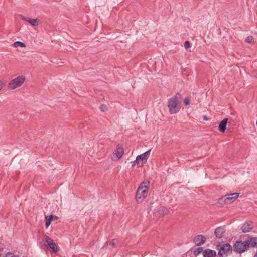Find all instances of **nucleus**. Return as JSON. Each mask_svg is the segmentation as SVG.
<instances>
[{"label":"nucleus","mask_w":257,"mask_h":257,"mask_svg":"<svg viewBox=\"0 0 257 257\" xmlns=\"http://www.w3.org/2000/svg\"><path fill=\"white\" fill-rule=\"evenodd\" d=\"M150 181L148 180L142 182L137 189L136 194V200L138 203H142L148 195Z\"/></svg>","instance_id":"nucleus-1"},{"label":"nucleus","mask_w":257,"mask_h":257,"mask_svg":"<svg viewBox=\"0 0 257 257\" xmlns=\"http://www.w3.org/2000/svg\"><path fill=\"white\" fill-rule=\"evenodd\" d=\"M181 99V95L179 93H177L168 100V107L169 112L171 114L177 113L180 111Z\"/></svg>","instance_id":"nucleus-2"},{"label":"nucleus","mask_w":257,"mask_h":257,"mask_svg":"<svg viewBox=\"0 0 257 257\" xmlns=\"http://www.w3.org/2000/svg\"><path fill=\"white\" fill-rule=\"evenodd\" d=\"M239 194V193L237 192L226 194L218 199V203L222 205L230 204L238 198Z\"/></svg>","instance_id":"nucleus-3"},{"label":"nucleus","mask_w":257,"mask_h":257,"mask_svg":"<svg viewBox=\"0 0 257 257\" xmlns=\"http://www.w3.org/2000/svg\"><path fill=\"white\" fill-rule=\"evenodd\" d=\"M25 80V77L23 76H19L11 80L8 84V88L10 90L15 89L22 85Z\"/></svg>","instance_id":"nucleus-4"},{"label":"nucleus","mask_w":257,"mask_h":257,"mask_svg":"<svg viewBox=\"0 0 257 257\" xmlns=\"http://www.w3.org/2000/svg\"><path fill=\"white\" fill-rule=\"evenodd\" d=\"M233 249L237 253L241 254L248 249V244L245 241H237L233 245Z\"/></svg>","instance_id":"nucleus-5"},{"label":"nucleus","mask_w":257,"mask_h":257,"mask_svg":"<svg viewBox=\"0 0 257 257\" xmlns=\"http://www.w3.org/2000/svg\"><path fill=\"white\" fill-rule=\"evenodd\" d=\"M232 251V246L228 244L222 245L219 249L218 255L220 256H227L231 253Z\"/></svg>","instance_id":"nucleus-6"},{"label":"nucleus","mask_w":257,"mask_h":257,"mask_svg":"<svg viewBox=\"0 0 257 257\" xmlns=\"http://www.w3.org/2000/svg\"><path fill=\"white\" fill-rule=\"evenodd\" d=\"M124 153L123 149L119 144L117 146L116 150L113 153L111 158L113 161H118L122 156Z\"/></svg>","instance_id":"nucleus-7"},{"label":"nucleus","mask_w":257,"mask_h":257,"mask_svg":"<svg viewBox=\"0 0 257 257\" xmlns=\"http://www.w3.org/2000/svg\"><path fill=\"white\" fill-rule=\"evenodd\" d=\"M150 152L151 149L148 150L147 151L145 152V153L140 155H138L136 157V158H137V160H138L139 161H142L141 165H142L143 164L147 162L148 158L149 157Z\"/></svg>","instance_id":"nucleus-8"},{"label":"nucleus","mask_w":257,"mask_h":257,"mask_svg":"<svg viewBox=\"0 0 257 257\" xmlns=\"http://www.w3.org/2000/svg\"><path fill=\"white\" fill-rule=\"evenodd\" d=\"M253 227V223L251 221L246 222L241 227V229L243 233L249 232Z\"/></svg>","instance_id":"nucleus-9"},{"label":"nucleus","mask_w":257,"mask_h":257,"mask_svg":"<svg viewBox=\"0 0 257 257\" xmlns=\"http://www.w3.org/2000/svg\"><path fill=\"white\" fill-rule=\"evenodd\" d=\"M45 240L49 247L52 249L54 252H57L58 248L53 240L48 236L46 237Z\"/></svg>","instance_id":"nucleus-10"},{"label":"nucleus","mask_w":257,"mask_h":257,"mask_svg":"<svg viewBox=\"0 0 257 257\" xmlns=\"http://www.w3.org/2000/svg\"><path fill=\"white\" fill-rule=\"evenodd\" d=\"M226 229L225 226L219 227L217 228L214 231L215 235L217 238H221L222 237Z\"/></svg>","instance_id":"nucleus-11"},{"label":"nucleus","mask_w":257,"mask_h":257,"mask_svg":"<svg viewBox=\"0 0 257 257\" xmlns=\"http://www.w3.org/2000/svg\"><path fill=\"white\" fill-rule=\"evenodd\" d=\"M205 241V237L202 235L196 236L193 240L194 243L198 246L202 245Z\"/></svg>","instance_id":"nucleus-12"},{"label":"nucleus","mask_w":257,"mask_h":257,"mask_svg":"<svg viewBox=\"0 0 257 257\" xmlns=\"http://www.w3.org/2000/svg\"><path fill=\"white\" fill-rule=\"evenodd\" d=\"M20 17L22 19L29 22L33 26H37L38 25V21L37 19H31L29 17H25L23 15H20Z\"/></svg>","instance_id":"nucleus-13"},{"label":"nucleus","mask_w":257,"mask_h":257,"mask_svg":"<svg viewBox=\"0 0 257 257\" xmlns=\"http://www.w3.org/2000/svg\"><path fill=\"white\" fill-rule=\"evenodd\" d=\"M245 241L248 244V249L257 246V237L248 238Z\"/></svg>","instance_id":"nucleus-14"},{"label":"nucleus","mask_w":257,"mask_h":257,"mask_svg":"<svg viewBox=\"0 0 257 257\" xmlns=\"http://www.w3.org/2000/svg\"><path fill=\"white\" fill-rule=\"evenodd\" d=\"M227 121V118H224L222 121H221L218 126V129L220 132H224L226 128Z\"/></svg>","instance_id":"nucleus-15"},{"label":"nucleus","mask_w":257,"mask_h":257,"mask_svg":"<svg viewBox=\"0 0 257 257\" xmlns=\"http://www.w3.org/2000/svg\"><path fill=\"white\" fill-rule=\"evenodd\" d=\"M118 243V241L117 239H113L110 242H106L104 244L105 246H107L109 249H112L117 247Z\"/></svg>","instance_id":"nucleus-16"},{"label":"nucleus","mask_w":257,"mask_h":257,"mask_svg":"<svg viewBox=\"0 0 257 257\" xmlns=\"http://www.w3.org/2000/svg\"><path fill=\"white\" fill-rule=\"evenodd\" d=\"M204 257H215L216 255V251L209 249L205 250L203 252Z\"/></svg>","instance_id":"nucleus-17"},{"label":"nucleus","mask_w":257,"mask_h":257,"mask_svg":"<svg viewBox=\"0 0 257 257\" xmlns=\"http://www.w3.org/2000/svg\"><path fill=\"white\" fill-rule=\"evenodd\" d=\"M53 216V215H50L49 216H45V226L46 228H47L51 224V221L52 220Z\"/></svg>","instance_id":"nucleus-18"},{"label":"nucleus","mask_w":257,"mask_h":257,"mask_svg":"<svg viewBox=\"0 0 257 257\" xmlns=\"http://www.w3.org/2000/svg\"><path fill=\"white\" fill-rule=\"evenodd\" d=\"M13 46L14 47H25L26 46H25V44L22 42H20V41H16L15 42H14L13 43Z\"/></svg>","instance_id":"nucleus-19"},{"label":"nucleus","mask_w":257,"mask_h":257,"mask_svg":"<svg viewBox=\"0 0 257 257\" xmlns=\"http://www.w3.org/2000/svg\"><path fill=\"white\" fill-rule=\"evenodd\" d=\"M203 251V248L202 247H198L196 248L194 251V254L195 255H197L199 254Z\"/></svg>","instance_id":"nucleus-20"},{"label":"nucleus","mask_w":257,"mask_h":257,"mask_svg":"<svg viewBox=\"0 0 257 257\" xmlns=\"http://www.w3.org/2000/svg\"><path fill=\"white\" fill-rule=\"evenodd\" d=\"M253 41V37L252 36H248L245 40V42L248 43H250L252 42Z\"/></svg>","instance_id":"nucleus-21"},{"label":"nucleus","mask_w":257,"mask_h":257,"mask_svg":"<svg viewBox=\"0 0 257 257\" xmlns=\"http://www.w3.org/2000/svg\"><path fill=\"white\" fill-rule=\"evenodd\" d=\"M132 167H134L136 165H137L139 167L142 166L141 165H140V162L138 160H137V158H136V160L133 162H131Z\"/></svg>","instance_id":"nucleus-22"},{"label":"nucleus","mask_w":257,"mask_h":257,"mask_svg":"<svg viewBox=\"0 0 257 257\" xmlns=\"http://www.w3.org/2000/svg\"><path fill=\"white\" fill-rule=\"evenodd\" d=\"M5 257H18V256L15 255L11 252H7L5 254Z\"/></svg>","instance_id":"nucleus-23"},{"label":"nucleus","mask_w":257,"mask_h":257,"mask_svg":"<svg viewBox=\"0 0 257 257\" xmlns=\"http://www.w3.org/2000/svg\"><path fill=\"white\" fill-rule=\"evenodd\" d=\"M184 45L185 49H187L190 47V42L188 41H186L185 42Z\"/></svg>","instance_id":"nucleus-24"},{"label":"nucleus","mask_w":257,"mask_h":257,"mask_svg":"<svg viewBox=\"0 0 257 257\" xmlns=\"http://www.w3.org/2000/svg\"><path fill=\"white\" fill-rule=\"evenodd\" d=\"M160 211L162 212L163 215L166 214L168 213L167 209L165 208L164 207H162Z\"/></svg>","instance_id":"nucleus-25"},{"label":"nucleus","mask_w":257,"mask_h":257,"mask_svg":"<svg viewBox=\"0 0 257 257\" xmlns=\"http://www.w3.org/2000/svg\"><path fill=\"white\" fill-rule=\"evenodd\" d=\"M184 103L185 105H188L190 104V99L188 98H186L184 100Z\"/></svg>","instance_id":"nucleus-26"},{"label":"nucleus","mask_w":257,"mask_h":257,"mask_svg":"<svg viewBox=\"0 0 257 257\" xmlns=\"http://www.w3.org/2000/svg\"><path fill=\"white\" fill-rule=\"evenodd\" d=\"M5 84V82L4 81H0V91L4 88Z\"/></svg>","instance_id":"nucleus-27"},{"label":"nucleus","mask_w":257,"mask_h":257,"mask_svg":"<svg viewBox=\"0 0 257 257\" xmlns=\"http://www.w3.org/2000/svg\"><path fill=\"white\" fill-rule=\"evenodd\" d=\"M100 109L101 110V111L102 112H104L106 111V110L107 109V108L106 106H104V105H101L100 107Z\"/></svg>","instance_id":"nucleus-28"},{"label":"nucleus","mask_w":257,"mask_h":257,"mask_svg":"<svg viewBox=\"0 0 257 257\" xmlns=\"http://www.w3.org/2000/svg\"><path fill=\"white\" fill-rule=\"evenodd\" d=\"M203 120H204L207 121L208 120V118L207 116H203Z\"/></svg>","instance_id":"nucleus-29"}]
</instances>
